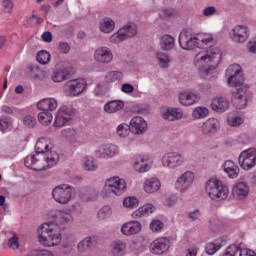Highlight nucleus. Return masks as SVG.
I'll return each mask as SVG.
<instances>
[{
    "label": "nucleus",
    "instance_id": "4c0bfd02",
    "mask_svg": "<svg viewBox=\"0 0 256 256\" xmlns=\"http://www.w3.org/2000/svg\"><path fill=\"white\" fill-rule=\"evenodd\" d=\"M160 47L162 51H171L175 47V38L171 35H164L160 39Z\"/></svg>",
    "mask_w": 256,
    "mask_h": 256
},
{
    "label": "nucleus",
    "instance_id": "4d7b16f0",
    "mask_svg": "<svg viewBox=\"0 0 256 256\" xmlns=\"http://www.w3.org/2000/svg\"><path fill=\"white\" fill-rule=\"evenodd\" d=\"M238 253H241V247L232 244L226 248V251L223 254V256H236Z\"/></svg>",
    "mask_w": 256,
    "mask_h": 256
},
{
    "label": "nucleus",
    "instance_id": "6ab92c4d",
    "mask_svg": "<svg viewBox=\"0 0 256 256\" xmlns=\"http://www.w3.org/2000/svg\"><path fill=\"white\" fill-rule=\"evenodd\" d=\"M75 243H77V238L73 234H65L62 240V253L64 255H71L75 249Z\"/></svg>",
    "mask_w": 256,
    "mask_h": 256
},
{
    "label": "nucleus",
    "instance_id": "4be33fe9",
    "mask_svg": "<svg viewBox=\"0 0 256 256\" xmlns=\"http://www.w3.org/2000/svg\"><path fill=\"white\" fill-rule=\"evenodd\" d=\"M133 168L138 173H147L151 169V163H149V157L147 156H137L134 159Z\"/></svg>",
    "mask_w": 256,
    "mask_h": 256
},
{
    "label": "nucleus",
    "instance_id": "4468645a",
    "mask_svg": "<svg viewBox=\"0 0 256 256\" xmlns=\"http://www.w3.org/2000/svg\"><path fill=\"white\" fill-rule=\"evenodd\" d=\"M94 61L99 65H109L113 61V51L107 46L98 47L94 51Z\"/></svg>",
    "mask_w": 256,
    "mask_h": 256
},
{
    "label": "nucleus",
    "instance_id": "dca6fc26",
    "mask_svg": "<svg viewBox=\"0 0 256 256\" xmlns=\"http://www.w3.org/2000/svg\"><path fill=\"white\" fill-rule=\"evenodd\" d=\"M129 129L134 135H143L144 133H147V121L141 116H135L130 120Z\"/></svg>",
    "mask_w": 256,
    "mask_h": 256
},
{
    "label": "nucleus",
    "instance_id": "473e14b6",
    "mask_svg": "<svg viewBox=\"0 0 256 256\" xmlns=\"http://www.w3.org/2000/svg\"><path fill=\"white\" fill-rule=\"evenodd\" d=\"M224 171L225 173H227L228 177H230V179H237V177H239V166H237L235 164V162L231 161V160H227L224 165Z\"/></svg>",
    "mask_w": 256,
    "mask_h": 256
},
{
    "label": "nucleus",
    "instance_id": "49530a36",
    "mask_svg": "<svg viewBox=\"0 0 256 256\" xmlns=\"http://www.w3.org/2000/svg\"><path fill=\"white\" fill-rule=\"evenodd\" d=\"M123 207L126 209H135L139 207V199L134 196H128L123 200Z\"/></svg>",
    "mask_w": 256,
    "mask_h": 256
},
{
    "label": "nucleus",
    "instance_id": "72a5a7b5",
    "mask_svg": "<svg viewBox=\"0 0 256 256\" xmlns=\"http://www.w3.org/2000/svg\"><path fill=\"white\" fill-rule=\"evenodd\" d=\"M82 169L88 172L97 171V169H99L97 160H95L93 156H84L82 158Z\"/></svg>",
    "mask_w": 256,
    "mask_h": 256
},
{
    "label": "nucleus",
    "instance_id": "a211bd4d",
    "mask_svg": "<svg viewBox=\"0 0 256 256\" xmlns=\"http://www.w3.org/2000/svg\"><path fill=\"white\" fill-rule=\"evenodd\" d=\"M185 117L181 108L168 107L162 113V119L165 121H181Z\"/></svg>",
    "mask_w": 256,
    "mask_h": 256
},
{
    "label": "nucleus",
    "instance_id": "a19ab883",
    "mask_svg": "<svg viewBox=\"0 0 256 256\" xmlns=\"http://www.w3.org/2000/svg\"><path fill=\"white\" fill-rule=\"evenodd\" d=\"M38 121L39 123H41V125H45V126L51 125V121H53V114H51L47 110H42L38 114Z\"/></svg>",
    "mask_w": 256,
    "mask_h": 256
},
{
    "label": "nucleus",
    "instance_id": "c85d7f7f",
    "mask_svg": "<svg viewBox=\"0 0 256 256\" xmlns=\"http://www.w3.org/2000/svg\"><path fill=\"white\" fill-rule=\"evenodd\" d=\"M145 193H157L161 189V181L158 178H149L143 184Z\"/></svg>",
    "mask_w": 256,
    "mask_h": 256
},
{
    "label": "nucleus",
    "instance_id": "f3484780",
    "mask_svg": "<svg viewBox=\"0 0 256 256\" xmlns=\"http://www.w3.org/2000/svg\"><path fill=\"white\" fill-rule=\"evenodd\" d=\"M97 241H99L97 236H86L77 244L78 253H87L88 251L95 249Z\"/></svg>",
    "mask_w": 256,
    "mask_h": 256
},
{
    "label": "nucleus",
    "instance_id": "7ed1b4c3",
    "mask_svg": "<svg viewBox=\"0 0 256 256\" xmlns=\"http://www.w3.org/2000/svg\"><path fill=\"white\" fill-rule=\"evenodd\" d=\"M221 63V52L219 50H202L194 57V66L198 69L201 77L211 75Z\"/></svg>",
    "mask_w": 256,
    "mask_h": 256
},
{
    "label": "nucleus",
    "instance_id": "2f4dec72",
    "mask_svg": "<svg viewBox=\"0 0 256 256\" xmlns=\"http://www.w3.org/2000/svg\"><path fill=\"white\" fill-rule=\"evenodd\" d=\"M155 211V206L153 204H146L141 206L137 210L132 213L133 219H141V217H147V215H151Z\"/></svg>",
    "mask_w": 256,
    "mask_h": 256
},
{
    "label": "nucleus",
    "instance_id": "3c124183",
    "mask_svg": "<svg viewBox=\"0 0 256 256\" xmlns=\"http://www.w3.org/2000/svg\"><path fill=\"white\" fill-rule=\"evenodd\" d=\"M23 125L28 127V129H33L37 125V118L31 114H27L23 117Z\"/></svg>",
    "mask_w": 256,
    "mask_h": 256
},
{
    "label": "nucleus",
    "instance_id": "603ef678",
    "mask_svg": "<svg viewBox=\"0 0 256 256\" xmlns=\"http://www.w3.org/2000/svg\"><path fill=\"white\" fill-rule=\"evenodd\" d=\"M58 113H60L63 117H65L68 121H71L73 115H75V110L71 107L63 106L59 109Z\"/></svg>",
    "mask_w": 256,
    "mask_h": 256
},
{
    "label": "nucleus",
    "instance_id": "0e129e2a",
    "mask_svg": "<svg viewBox=\"0 0 256 256\" xmlns=\"http://www.w3.org/2000/svg\"><path fill=\"white\" fill-rule=\"evenodd\" d=\"M217 13V8L215 6H208L203 9L204 17H213Z\"/></svg>",
    "mask_w": 256,
    "mask_h": 256
},
{
    "label": "nucleus",
    "instance_id": "ea45409f",
    "mask_svg": "<svg viewBox=\"0 0 256 256\" xmlns=\"http://www.w3.org/2000/svg\"><path fill=\"white\" fill-rule=\"evenodd\" d=\"M123 80V72L121 71H109L106 73V83H117V81Z\"/></svg>",
    "mask_w": 256,
    "mask_h": 256
},
{
    "label": "nucleus",
    "instance_id": "58836bf2",
    "mask_svg": "<svg viewBox=\"0 0 256 256\" xmlns=\"http://www.w3.org/2000/svg\"><path fill=\"white\" fill-rule=\"evenodd\" d=\"M221 247H223L221 240H214L213 242H209L205 245V251L207 255H215Z\"/></svg>",
    "mask_w": 256,
    "mask_h": 256
},
{
    "label": "nucleus",
    "instance_id": "09e8293b",
    "mask_svg": "<svg viewBox=\"0 0 256 256\" xmlns=\"http://www.w3.org/2000/svg\"><path fill=\"white\" fill-rule=\"evenodd\" d=\"M241 74H243V71H241V66L239 64H232L226 70V77L228 78Z\"/></svg>",
    "mask_w": 256,
    "mask_h": 256
},
{
    "label": "nucleus",
    "instance_id": "ddd939ff",
    "mask_svg": "<svg viewBox=\"0 0 256 256\" xmlns=\"http://www.w3.org/2000/svg\"><path fill=\"white\" fill-rule=\"evenodd\" d=\"M179 45L186 51H191L195 47H199L198 36H193L191 32L184 30L179 35Z\"/></svg>",
    "mask_w": 256,
    "mask_h": 256
},
{
    "label": "nucleus",
    "instance_id": "bb28decb",
    "mask_svg": "<svg viewBox=\"0 0 256 256\" xmlns=\"http://www.w3.org/2000/svg\"><path fill=\"white\" fill-rule=\"evenodd\" d=\"M69 75H71V70H69V67L61 66L54 70L52 74V81H54V83H63V81H65Z\"/></svg>",
    "mask_w": 256,
    "mask_h": 256
},
{
    "label": "nucleus",
    "instance_id": "e2e57ef3",
    "mask_svg": "<svg viewBox=\"0 0 256 256\" xmlns=\"http://www.w3.org/2000/svg\"><path fill=\"white\" fill-rule=\"evenodd\" d=\"M8 247L10 249H19V237L17 235H14L8 240Z\"/></svg>",
    "mask_w": 256,
    "mask_h": 256
},
{
    "label": "nucleus",
    "instance_id": "864d4df0",
    "mask_svg": "<svg viewBox=\"0 0 256 256\" xmlns=\"http://www.w3.org/2000/svg\"><path fill=\"white\" fill-rule=\"evenodd\" d=\"M95 157L98 159H107V144H102L94 151Z\"/></svg>",
    "mask_w": 256,
    "mask_h": 256
},
{
    "label": "nucleus",
    "instance_id": "69168bd1",
    "mask_svg": "<svg viewBox=\"0 0 256 256\" xmlns=\"http://www.w3.org/2000/svg\"><path fill=\"white\" fill-rule=\"evenodd\" d=\"M58 51H60V53H63L64 55H67V53L71 51V46L67 42H60L58 46Z\"/></svg>",
    "mask_w": 256,
    "mask_h": 256
},
{
    "label": "nucleus",
    "instance_id": "13d9d810",
    "mask_svg": "<svg viewBox=\"0 0 256 256\" xmlns=\"http://www.w3.org/2000/svg\"><path fill=\"white\" fill-rule=\"evenodd\" d=\"M67 121L69 120L66 119L65 116H62L59 112H57L55 117L54 127H63V125H65Z\"/></svg>",
    "mask_w": 256,
    "mask_h": 256
},
{
    "label": "nucleus",
    "instance_id": "5701e85b",
    "mask_svg": "<svg viewBox=\"0 0 256 256\" xmlns=\"http://www.w3.org/2000/svg\"><path fill=\"white\" fill-rule=\"evenodd\" d=\"M218 129H219V120L215 118H209L202 125V133L203 135H207L208 137H211V135H215Z\"/></svg>",
    "mask_w": 256,
    "mask_h": 256
},
{
    "label": "nucleus",
    "instance_id": "f8f14e48",
    "mask_svg": "<svg viewBox=\"0 0 256 256\" xmlns=\"http://www.w3.org/2000/svg\"><path fill=\"white\" fill-rule=\"evenodd\" d=\"M105 187H107L109 193H113V195L119 197L125 193L127 184L119 176H114L106 180Z\"/></svg>",
    "mask_w": 256,
    "mask_h": 256
},
{
    "label": "nucleus",
    "instance_id": "cd10ccee",
    "mask_svg": "<svg viewBox=\"0 0 256 256\" xmlns=\"http://www.w3.org/2000/svg\"><path fill=\"white\" fill-rule=\"evenodd\" d=\"M110 253L112 256H124L127 253V243L122 240H115L111 243Z\"/></svg>",
    "mask_w": 256,
    "mask_h": 256
},
{
    "label": "nucleus",
    "instance_id": "2eb2a0df",
    "mask_svg": "<svg viewBox=\"0 0 256 256\" xmlns=\"http://www.w3.org/2000/svg\"><path fill=\"white\" fill-rule=\"evenodd\" d=\"M169 247H171V242L168 238L161 237L155 239L149 246L150 252L153 255H163L166 251H169Z\"/></svg>",
    "mask_w": 256,
    "mask_h": 256
},
{
    "label": "nucleus",
    "instance_id": "bf43d9fd",
    "mask_svg": "<svg viewBox=\"0 0 256 256\" xmlns=\"http://www.w3.org/2000/svg\"><path fill=\"white\" fill-rule=\"evenodd\" d=\"M2 7L5 13H8V15H11V13H13V7H15V4H13V1L3 0Z\"/></svg>",
    "mask_w": 256,
    "mask_h": 256
},
{
    "label": "nucleus",
    "instance_id": "de8ad7c7",
    "mask_svg": "<svg viewBox=\"0 0 256 256\" xmlns=\"http://www.w3.org/2000/svg\"><path fill=\"white\" fill-rule=\"evenodd\" d=\"M119 155V146L115 144H106V159H113Z\"/></svg>",
    "mask_w": 256,
    "mask_h": 256
},
{
    "label": "nucleus",
    "instance_id": "680f3d73",
    "mask_svg": "<svg viewBox=\"0 0 256 256\" xmlns=\"http://www.w3.org/2000/svg\"><path fill=\"white\" fill-rule=\"evenodd\" d=\"M227 123L230 127H239V125L243 124V118L241 117L230 118L228 119Z\"/></svg>",
    "mask_w": 256,
    "mask_h": 256
},
{
    "label": "nucleus",
    "instance_id": "b1692460",
    "mask_svg": "<svg viewBox=\"0 0 256 256\" xmlns=\"http://www.w3.org/2000/svg\"><path fill=\"white\" fill-rule=\"evenodd\" d=\"M141 231V222L139 221H128L121 227V233L123 235H137Z\"/></svg>",
    "mask_w": 256,
    "mask_h": 256
},
{
    "label": "nucleus",
    "instance_id": "412c9836",
    "mask_svg": "<svg viewBox=\"0 0 256 256\" xmlns=\"http://www.w3.org/2000/svg\"><path fill=\"white\" fill-rule=\"evenodd\" d=\"M199 99V95L190 91L182 92L178 96L179 103L184 107L195 105V103H198Z\"/></svg>",
    "mask_w": 256,
    "mask_h": 256
},
{
    "label": "nucleus",
    "instance_id": "39448f33",
    "mask_svg": "<svg viewBox=\"0 0 256 256\" xmlns=\"http://www.w3.org/2000/svg\"><path fill=\"white\" fill-rule=\"evenodd\" d=\"M249 99H251V91H249V87L247 86L232 91L231 101L235 109H245L247 103H249Z\"/></svg>",
    "mask_w": 256,
    "mask_h": 256
},
{
    "label": "nucleus",
    "instance_id": "c03bdc74",
    "mask_svg": "<svg viewBox=\"0 0 256 256\" xmlns=\"http://www.w3.org/2000/svg\"><path fill=\"white\" fill-rule=\"evenodd\" d=\"M113 215V209L111 206H103L97 214L99 221H105V219H109Z\"/></svg>",
    "mask_w": 256,
    "mask_h": 256
},
{
    "label": "nucleus",
    "instance_id": "c756f323",
    "mask_svg": "<svg viewBox=\"0 0 256 256\" xmlns=\"http://www.w3.org/2000/svg\"><path fill=\"white\" fill-rule=\"evenodd\" d=\"M37 108L40 111H55L57 109V99L55 98H45L43 100H40L37 103Z\"/></svg>",
    "mask_w": 256,
    "mask_h": 256
},
{
    "label": "nucleus",
    "instance_id": "8fccbe9b",
    "mask_svg": "<svg viewBox=\"0 0 256 256\" xmlns=\"http://www.w3.org/2000/svg\"><path fill=\"white\" fill-rule=\"evenodd\" d=\"M36 60L38 61V63H40V65H47V63L51 61V54H49V52H47L46 50H42L38 52Z\"/></svg>",
    "mask_w": 256,
    "mask_h": 256
},
{
    "label": "nucleus",
    "instance_id": "5fc2aeb1",
    "mask_svg": "<svg viewBox=\"0 0 256 256\" xmlns=\"http://www.w3.org/2000/svg\"><path fill=\"white\" fill-rule=\"evenodd\" d=\"M129 124L126 123H122L120 125H118L117 129H116V133L119 137H127V135H129Z\"/></svg>",
    "mask_w": 256,
    "mask_h": 256
},
{
    "label": "nucleus",
    "instance_id": "6e6d98bb",
    "mask_svg": "<svg viewBox=\"0 0 256 256\" xmlns=\"http://www.w3.org/2000/svg\"><path fill=\"white\" fill-rule=\"evenodd\" d=\"M62 137H65L66 139H69L70 141H74V139H77V131L73 128H67L62 130Z\"/></svg>",
    "mask_w": 256,
    "mask_h": 256
},
{
    "label": "nucleus",
    "instance_id": "a18cd8bd",
    "mask_svg": "<svg viewBox=\"0 0 256 256\" xmlns=\"http://www.w3.org/2000/svg\"><path fill=\"white\" fill-rule=\"evenodd\" d=\"M209 115V109L203 106L196 107L192 112L194 119H205Z\"/></svg>",
    "mask_w": 256,
    "mask_h": 256
},
{
    "label": "nucleus",
    "instance_id": "f257e3e1",
    "mask_svg": "<svg viewBox=\"0 0 256 256\" xmlns=\"http://www.w3.org/2000/svg\"><path fill=\"white\" fill-rule=\"evenodd\" d=\"M35 154L28 155L24 160L25 167L34 171H45L59 163V153L51 139L40 138L35 145Z\"/></svg>",
    "mask_w": 256,
    "mask_h": 256
},
{
    "label": "nucleus",
    "instance_id": "e433bc0d",
    "mask_svg": "<svg viewBox=\"0 0 256 256\" xmlns=\"http://www.w3.org/2000/svg\"><path fill=\"white\" fill-rule=\"evenodd\" d=\"M125 107V103L121 100H113L104 105V111L106 113H117Z\"/></svg>",
    "mask_w": 256,
    "mask_h": 256
},
{
    "label": "nucleus",
    "instance_id": "6e6552de",
    "mask_svg": "<svg viewBox=\"0 0 256 256\" xmlns=\"http://www.w3.org/2000/svg\"><path fill=\"white\" fill-rule=\"evenodd\" d=\"M195 181V173L193 171H185L182 173L174 183V189L178 193H187L191 189Z\"/></svg>",
    "mask_w": 256,
    "mask_h": 256
},
{
    "label": "nucleus",
    "instance_id": "7c9ffc66",
    "mask_svg": "<svg viewBox=\"0 0 256 256\" xmlns=\"http://www.w3.org/2000/svg\"><path fill=\"white\" fill-rule=\"evenodd\" d=\"M211 107L213 111H217V113H225V111L229 109V101L223 97L214 98Z\"/></svg>",
    "mask_w": 256,
    "mask_h": 256
},
{
    "label": "nucleus",
    "instance_id": "20e7f679",
    "mask_svg": "<svg viewBox=\"0 0 256 256\" xmlns=\"http://www.w3.org/2000/svg\"><path fill=\"white\" fill-rule=\"evenodd\" d=\"M205 192L211 201H225L229 197V188L219 179L212 178L205 184Z\"/></svg>",
    "mask_w": 256,
    "mask_h": 256
},
{
    "label": "nucleus",
    "instance_id": "79ce46f5",
    "mask_svg": "<svg viewBox=\"0 0 256 256\" xmlns=\"http://www.w3.org/2000/svg\"><path fill=\"white\" fill-rule=\"evenodd\" d=\"M229 87H241L245 83V77L243 74H237L236 76H230L227 80Z\"/></svg>",
    "mask_w": 256,
    "mask_h": 256
},
{
    "label": "nucleus",
    "instance_id": "9b49d317",
    "mask_svg": "<svg viewBox=\"0 0 256 256\" xmlns=\"http://www.w3.org/2000/svg\"><path fill=\"white\" fill-rule=\"evenodd\" d=\"M238 162L240 167L244 169V171H249V169H253L256 165V149L249 148L240 153Z\"/></svg>",
    "mask_w": 256,
    "mask_h": 256
},
{
    "label": "nucleus",
    "instance_id": "1a4fd4ad",
    "mask_svg": "<svg viewBox=\"0 0 256 256\" xmlns=\"http://www.w3.org/2000/svg\"><path fill=\"white\" fill-rule=\"evenodd\" d=\"M135 35H137V26L135 24H127L110 36V43H123V41L131 39V37H135Z\"/></svg>",
    "mask_w": 256,
    "mask_h": 256
},
{
    "label": "nucleus",
    "instance_id": "37998d69",
    "mask_svg": "<svg viewBox=\"0 0 256 256\" xmlns=\"http://www.w3.org/2000/svg\"><path fill=\"white\" fill-rule=\"evenodd\" d=\"M213 35L212 34H201L198 35V47H205L207 45H213Z\"/></svg>",
    "mask_w": 256,
    "mask_h": 256
},
{
    "label": "nucleus",
    "instance_id": "0eeeda50",
    "mask_svg": "<svg viewBox=\"0 0 256 256\" xmlns=\"http://www.w3.org/2000/svg\"><path fill=\"white\" fill-rule=\"evenodd\" d=\"M161 164L165 169H179L185 165V158L179 152H168L162 156Z\"/></svg>",
    "mask_w": 256,
    "mask_h": 256
},
{
    "label": "nucleus",
    "instance_id": "aec40b11",
    "mask_svg": "<svg viewBox=\"0 0 256 256\" xmlns=\"http://www.w3.org/2000/svg\"><path fill=\"white\" fill-rule=\"evenodd\" d=\"M232 195L235 199L242 201L249 195V184L246 182H238L232 189Z\"/></svg>",
    "mask_w": 256,
    "mask_h": 256
},
{
    "label": "nucleus",
    "instance_id": "423d86ee",
    "mask_svg": "<svg viewBox=\"0 0 256 256\" xmlns=\"http://www.w3.org/2000/svg\"><path fill=\"white\" fill-rule=\"evenodd\" d=\"M52 198L60 205H67L73 199V187L69 184L56 186L52 190Z\"/></svg>",
    "mask_w": 256,
    "mask_h": 256
},
{
    "label": "nucleus",
    "instance_id": "338daca9",
    "mask_svg": "<svg viewBox=\"0 0 256 256\" xmlns=\"http://www.w3.org/2000/svg\"><path fill=\"white\" fill-rule=\"evenodd\" d=\"M122 93H126L127 95H131L133 91H135V87L129 83H124L121 87Z\"/></svg>",
    "mask_w": 256,
    "mask_h": 256
},
{
    "label": "nucleus",
    "instance_id": "a878e982",
    "mask_svg": "<svg viewBox=\"0 0 256 256\" xmlns=\"http://www.w3.org/2000/svg\"><path fill=\"white\" fill-rule=\"evenodd\" d=\"M30 74H27L30 79L34 81H45L49 77V72L45 69H41L39 66H30Z\"/></svg>",
    "mask_w": 256,
    "mask_h": 256
},
{
    "label": "nucleus",
    "instance_id": "c9c22d12",
    "mask_svg": "<svg viewBox=\"0 0 256 256\" xmlns=\"http://www.w3.org/2000/svg\"><path fill=\"white\" fill-rule=\"evenodd\" d=\"M156 61L161 69H169L171 57L165 52L158 51L155 53Z\"/></svg>",
    "mask_w": 256,
    "mask_h": 256
},
{
    "label": "nucleus",
    "instance_id": "f03ea898",
    "mask_svg": "<svg viewBox=\"0 0 256 256\" xmlns=\"http://www.w3.org/2000/svg\"><path fill=\"white\" fill-rule=\"evenodd\" d=\"M73 210H62L55 221L44 222L38 229V241L43 247H57L61 243L63 226L73 223Z\"/></svg>",
    "mask_w": 256,
    "mask_h": 256
},
{
    "label": "nucleus",
    "instance_id": "393cba45",
    "mask_svg": "<svg viewBox=\"0 0 256 256\" xmlns=\"http://www.w3.org/2000/svg\"><path fill=\"white\" fill-rule=\"evenodd\" d=\"M249 37V30L245 26H235L232 39L235 43H245Z\"/></svg>",
    "mask_w": 256,
    "mask_h": 256
},
{
    "label": "nucleus",
    "instance_id": "052dcab7",
    "mask_svg": "<svg viewBox=\"0 0 256 256\" xmlns=\"http://www.w3.org/2000/svg\"><path fill=\"white\" fill-rule=\"evenodd\" d=\"M150 229L154 233L161 231V229H163V222H161V220H152L150 223Z\"/></svg>",
    "mask_w": 256,
    "mask_h": 256
},
{
    "label": "nucleus",
    "instance_id": "774afa93",
    "mask_svg": "<svg viewBox=\"0 0 256 256\" xmlns=\"http://www.w3.org/2000/svg\"><path fill=\"white\" fill-rule=\"evenodd\" d=\"M36 256H54L53 253L45 249H35Z\"/></svg>",
    "mask_w": 256,
    "mask_h": 256
},
{
    "label": "nucleus",
    "instance_id": "f704fd0d",
    "mask_svg": "<svg viewBox=\"0 0 256 256\" xmlns=\"http://www.w3.org/2000/svg\"><path fill=\"white\" fill-rule=\"evenodd\" d=\"M99 29L102 33H113L115 29V21L109 17H105L99 22Z\"/></svg>",
    "mask_w": 256,
    "mask_h": 256
},
{
    "label": "nucleus",
    "instance_id": "9d476101",
    "mask_svg": "<svg viewBox=\"0 0 256 256\" xmlns=\"http://www.w3.org/2000/svg\"><path fill=\"white\" fill-rule=\"evenodd\" d=\"M87 88V82L83 79H74L64 85V93L67 97H79Z\"/></svg>",
    "mask_w": 256,
    "mask_h": 256
}]
</instances>
